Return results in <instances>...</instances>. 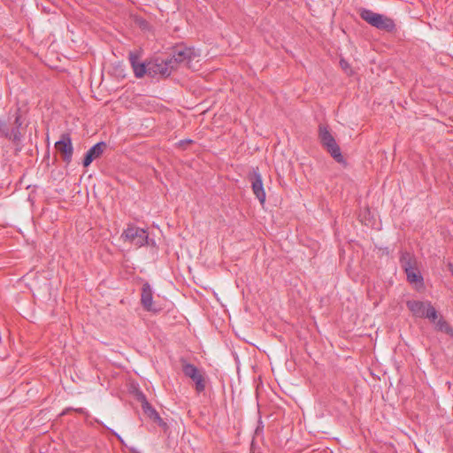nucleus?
<instances>
[{
  "label": "nucleus",
  "instance_id": "dca6fc26",
  "mask_svg": "<svg viewBox=\"0 0 453 453\" xmlns=\"http://www.w3.org/2000/svg\"><path fill=\"white\" fill-rule=\"evenodd\" d=\"M434 325L436 330L445 333L450 336L453 335V329L449 325V323L442 319V317H441Z\"/></svg>",
  "mask_w": 453,
  "mask_h": 453
},
{
  "label": "nucleus",
  "instance_id": "0eeeda50",
  "mask_svg": "<svg viewBox=\"0 0 453 453\" xmlns=\"http://www.w3.org/2000/svg\"><path fill=\"white\" fill-rule=\"evenodd\" d=\"M183 373L190 378L196 385L197 393H202L205 389V379L201 371L192 364L185 363L182 365Z\"/></svg>",
  "mask_w": 453,
  "mask_h": 453
},
{
  "label": "nucleus",
  "instance_id": "f03ea898",
  "mask_svg": "<svg viewBox=\"0 0 453 453\" xmlns=\"http://www.w3.org/2000/svg\"><path fill=\"white\" fill-rule=\"evenodd\" d=\"M319 139L323 148L336 162L342 163L344 161L341 149L334 137L332 135L327 127L323 124L319 126Z\"/></svg>",
  "mask_w": 453,
  "mask_h": 453
},
{
  "label": "nucleus",
  "instance_id": "423d86ee",
  "mask_svg": "<svg viewBox=\"0 0 453 453\" xmlns=\"http://www.w3.org/2000/svg\"><path fill=\"white\" fill-rule=\"evenodd\" d=\"M55 148L64 162L69 164L72 161L73 147L70 134H62L59 141L56 142Z\"/></svg>",
  "mask_w": 453,
  "mask_h": 453
},
{
  "label": "nucleus",
  "instance_id": "39448f33",
  "mask_svg": "<svg viewBox=\"0 0 453 453\" xmlns=\"http://www.w3.org/2000/svg\"><path fill=\"white\" fill-rule=\"evenodd\" d=\"M173 70V65L169 58L164 59L161 58H156L155 59L149 61V75L151 77H155L157 75L167 77Z\"/></svg>",
  "mask_w": 453,
  "mask_h": 453
},
{
  "label": "nucleus",
  "instance_id": "7ed1b4c3",
  "mask_svg": "<svg viewBox=\"0 0 453 453\" xmlns=\"http://www.w3.org/2000/svg\"><path fill=\"white\" fill-rule=\"evenodd\" d=\"M149 234L144 228L138 227L133 224H129L120 235V239L124 242L142 247L147 244Z\"/></svg>",
  "mask_w": 453,
  "mask_h": 453
},
{
  "label": "nucleus",
  "instance_id": "cd10ccee",
  "mask_svg": "<svg viewBox=\"0 0 453 453\" xmlns=\"http://www.w3.org/2000/svg\"><path fill=\"white\" fill-rule=\"evenodd\" d=\"M70 409H67L66 411H63L62 414H65L66 411H68Z\"/></svg>",
  "mask_w": 453,
  "mask_h": 453
},
{
  "label": "nucleus",
  "instance_id": "6ab92c4d",
  "mask_svg": "<svg viewBox=\"0 0 453 453\" xmlns=\"http://www.w3.org/2000/svg\"><path fill=\"white\" fill-rule=\"evenodd\" d=\"M144 414L150 419L154 420L159 415L158 412L151 406L150 403H146V406L142 408Z\"/></svg>",
  "mask_w": 453,
  "mask_h": 453
},
{
  "label": "nucleus",
  "instance_id": "412c9836",
  "mask_svg": "<svg viewBox=\"0 0 453 453\" xmlns=\"http://www.w3.org/2000/svg\"><path fill=\"white\" fill-rule=\"evenodd\" d=\"M137 400L141 403L142 409L146 406V403H150L145 396V395L142 392L137 393L136 395Z\"/></svg>",
  "mask_w": 453,
  "mask_h": 453
},
{
  "label": "nucleus",
  "instance_id": "20e7f679",
  "mask_svg": "<svg viewBox=\"0 0 453 453\" xmlns=\"http://www.w3.org/2000/svg\"><path fill=\"white\" fill-rule=\"evenodd\" d=\"M196 57H197V55L194 49L180 45L174 48L172 57L168 58L171 60L175 70L180 64L191 67V61Z\"/></svg>",
  "mask_w": 453,
  "mask_h": 453
},
{
  "label": "nucleus",
  "instance_id": "2eb2a0df",
  "mask_svg": "<svg viewBox=\"0 0 453 453\" xmlns=\"http://www.w3.org/2000/svg\"><path fill=\"white\" fill-rule=\"evenodd\" d=\"M131 66L136 78H142L146 73L149 75V62L147 64L137 63Z\"/></svg>",
  "mask_w": 453,
  "mask_h": 453
},
{
  "label": "nucleus",
  "instance_id": "a878e982",
  "mask_svg": "<svg viewBox=\"0 0 453 453\" xmlns=\"http://www.w3.org/2000/svg\"><path fill=\"white\" fill-rule=\"evenodd\" d=\"M75 412L80 414H87L86 411L83 408L73 409Z\"/></svg>",
  "mask_w": 453,
  "mask_h": 453
},
{
  "label": "nucleus",
  "instance_id": "b1692460",
  "mask_svg": "<svg viewBox=\"0 0 453 453\" xmlns=\"http://www.w3.org/2000/svg\"><path fill=\"white\" fill-rule=\"evenodd\" d=\"M192 142H193L192 140H181V141H180L179 145L181 148L186 149L187 145L191 144Z\"/></svg>",
  "mask_w": 453,
  "mask_h": 453
},
{
  "label": "nucleus",
  "instance_id": "ddd939ff",
  "mask_svg": "<svg viewBox=\"0 0 453 453\" xmlns=\"http://www.w3.org/2000/svg\"><path fill=\"white\" fill-rule=\"evenodd\" d=\"M400 263L403 270L417 266L416 258L409 252L402 253Z\"/></svg>",
  "mask_w": 453,
  "mask_h": 453
},
{
  "label": "nucleus",
  "instance_id": "4be33fe9",
  "mask_svg": "<svg viewBox=\"0 0 453 453\" xmlns=\"http://www.w3.org/2000/svg\"><path fill=\"white\" fill-rule=\"evenodd\" d=\"M153 421L157 423L159 426L163 427L164 429L167 428V424L163 420V418L159 415Z\"/></svg>",
  "mask_w": 453,
  "mask_h": 453
},
{
  "label": "nucleus",
  "instance_id": "a211bd4d",
  "mask_svg": "<svg viewBox=\"0 0 453 453\" xmlns=\"http://www.w3.org/2000/svg\"><path fill=\"white\" fill-rule=\"evenodd\" d=\"M424 318L428 319L432 323L435 324L438 319L441 318L435 310V308L431 304L430 302H427V309L424 315Z\"/></svg>",
  "mask_w": 453,
  "mask_h": 453
},
{
  "label": "nucleus",
  "instance_id": "f3484780",
  "mask_svg": "<svg viewBox=\"0 0 453 453\" xmlns=\"http://www.w3.org/2000/svg\"><path fill=\"white\" fill-rule=\"evenodd\" d=\"M424 318L428 319L432 323L435 324L438 319L441 318L435 310V308L431 304L430 302H427V309L424 315Z\"/></svg>",
  "mask_w": 453,
  "mask_h": 453
},
{
  "label": "nucleus",
  "instance_id": "9b49d317",
  "mask_svg": "<svg viewBox=\"0 0 453 453\" xmlns=\"http://www.w3.org/2000/svg\"><path fill=\"white\" fill-rule=\"evenodd\" d=\"M0 134L15 144H19L21 142L22 134L20 129L15 127L10 128L4 121H0Z\"/></svg>",
  "mask_w": 453,
  "mask_h": 453
},
{
  "label": "nucleus",
  "instance_id": "bb28decb",
  "mask_svg": "<svg viewBox=\"0 0 453 453\" xmlns=\"http://www.w3.org/2000/svg\"><path fill=\"white\" fill-rule=\"evenodd\" d=\"M450 273L453 275V266H451V268H450Z\"/></svg>",
  "mask_w": 453,
  "mask_h": 453
},
{
  "label": "nucleus",
  "instance_id": "f8f14e48",
  "mask_svg": "<svg viewBox=\"0 0 453 453\" xmlns=\"http://www.w3.org/2000/svg\"><path fill=\"white\" fill-rule=\"evenodd\" d=\"M406 305L411 311L412 315L417 318H424L427 309V302H421L417 300L407 301Z\"/></svg>",
  "mask_w": 453,
  "mask_h": 453
},
{
  "label": "nucleus",
  "instance_id": "6e6552de",
  "mask_svg": "<svg viewBox=\"0 0 453 453\" xmlns=\"http://www.w3.org/2000/svg\"><path fill=\"white\" fill-rule=\"evenodd\" d=\"M249 179L251 182V188L254 195L259 200L260 203L264 204L265 202V192L261 174L257 171H253V173L250 174Z\"/></svg>",
  "mask_w": 453,
  "mask_h": 453
},
{
  "label": "nucleus",
  "instance_id": "9d476101",
  "mask_svg": "<svg viewBox=\"0 0 453 453\" xmlns=\"http://www.w3.org/2000/svg\"><path fill=\"white\" fill-rule=\"evenodd\" d=\"M107 145L104 142H100L92 146L85 154L83 158V166L88 167L95 159L99 158Z\"/></svg>",
  "mask_w": 453,
  "mask_h": 453
},
{
  "label": "nucleus",
  "instance_id": "f257e3e1",
  "mask_svg": "<svg viewBox=\"0 0 453 453\" xmlns=\"http://www.w3.org/2000/svg\"><path fill=\"white\" fill-rule=\"evenodd\" d=\"M359 15L362 19L379 30L388 33L395 30V21L383 14L376 13L369 9L361 8L359 10Z\"/></svg>",
  "mask_w": 453,
  "mask_h": 453
},
{
  "label": "nucleus",
  "instance_id": "aec40b11",
  "mask_svg": "<svg viewBox=\"0 0 453 453\" xmlns=\"http://www.w3.org/2000/svg\"><path fill=\"white\" fill-rule=\"evenodd\" d=\"M140 58V54L135 51H130L128 55V59L131 65L139 63L138 60Z\"/></svg>",
  "mask_w": 453,
  "mask_h": 453
},
{
  "label": "nucleus",
  "instance_id": "5701e85b",
  "mask_svg": "<svg viewBox=\"0 0 453 453\" xmlns=\"http://www.w3.org/2000/svg\"><path fill=\"white\" fill-rule=\"evenodd\" d=\"M13 124L15 127L20 129V127L22 126V120L19 113L16 114Z\"/></svg>",
  "mask_w": 453,
  "mask_h": 453
},
{
  "label": "nucleus",
  "instance_id": "1a4fd4ad",
  "mask_svg": "<svg viewBox=\"0 0 453 453\" xmlns=\"http://www.w3.org/2000/svg\"><path fill=\"white\" fill-rule=\"evenodd\" d=\"M153 295L150 285L145 282L142 288L141 303L143 308L148 311L157 312L161 309L155 306L153 303Z\"/></svg>",
  "mask_w": 453,
  "mask_h": 453
},
{
  "label": "nucleus",
  "instance_id": "4468645a",
  "mask_svg": "<svg viewBox=\"0 0 453 453\" xmlns=\"http://www.w3.org/2000/svg\"><path fill=\"white\" fill-rule=\"evenodd\" d=\"M404 272L410 283H421L423 281V277L417 266L406 269Z\"/></svg>",
  "mask_w": 453,
  "mask_h": 453
},
{
  "label": "nucleus",
  "instance_id": "393cba45",
  "mask_svg": "<svg viewBox=\"0 0 453 453\" xmlns=\"http://www.w3.org/2000/svg\"><path fill=\"white\" fill-rule=\"evenodd\" d=\"M340 65H341V67H342L343 70H345L346 72H347V70L349 68V63H348L346 60H344V59H341V60H340Z\"/></svg>",
  "mask_w": 453,
  "mask_h": 453
}]
</instances>
